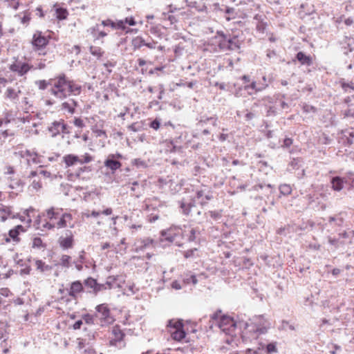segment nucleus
I'll list each match as a JSON object with an SVG mask.
<instances>
[{
  "instance_id": "obj_2",
  "label": "nucleus",
  "mask_w": 354,
  "mask_h": 354,
  "mask_svg": "<svg viewBox=\"0 0 354 354\" xmlns=\"http://www.w3.org/2000/svg\"><path fill=\"white\" fill-rule=\"evenodd\" d=\"M41 221L39 227L43 231L53 230L55 228H64L72 221L73 216L61 207H50L41 214Z\"/></svg>"
},
{
  "instance_id": "obj_26",
  "label": "nucleus",
  "mask_w": 354,
  "mask_h": 354,
  "mask_svg": "<svg viewBox=\"0 0 354 354\" xmlns=\"http://www.w3.org/2000/svg\"><path fill=\"white\" fill-rule=\"evenodd\" d=\"M90 53L93 56H95L97 58H100L103 56L104 51L100 47L92 46L90 47Z\"/></svg>"
},
{
  "instance_id": "obj_22",
  "label": "nucleus",
  "mask_w": 354,
  "mask_h": 354,
  "mask_svg": "<svg viewBox=\"0 0 354 354\" xmlns=\"http://www.w3.org/2000/svg\"><path fill=\"white\" fill-rule=\"evenodd\" d=\"M145 44L144 39L140 36H136L133 37L131 41V45L133 50L140 49L142 46Z\"/></svg>"
},
{
  "instance_id": "obj_18",
  "label": "nucleus",
  "mask_w": 354,
  "mask_h": 354,
  "mask_svg": "<svg viewBox=\"0 0 354 354\" xmlns=\"http://www.w3.org/2000/svg\"><path fill=\"white\" fill-rule=\"evenodd\" d=\"M112 213H113V209L111 207H108V208L104 209L102 212H97L95 210H93V211L88 210L87 212H84L82 214V216H83V217H85L86 218H88L90 217L97 218L100 216L101 214L109 216V215H111Z\"/></svg>"
},
{
  "instance_id": "obj_6",
  "label": "nucleus",
  "mask_w": 354,
  "mask_h": 354,
  "mask_svg": "<svg viewBox=\"0 0 354 354\" xmlns=\"http://www.w3.org/2000/svg\"><path fill=\"white\" fill-rule=\"evenodd\" d=\"M93 160V156L88 153H85L81 157H79L77 155L69 153L63 156L62 162L65 165L66 168L73 167L77 164L84 165L86 163H89Z\"/></svg>"
},
{
  "instance_id": "obj_3",
  "label": "nucleus",
  "mask_w": 354,
  "mask_h": 354,
  "mask_svg": "<svg viewBox=\"0 0 354 354\" xmlns=\"http://www.w3.org/2000/svg\"><path fill=\"white\" fill-rule=\"evenodd\" d=\"M51 37L46 36L41 30H36L32 37L30 44L32 50L37 52L39 55H46L47 52L46 48L48 45Z\"/></svg>"
},
{
  "instance_id": "obj_41",
  "label": "nucleus",
  "mask_w": 354,
  "mask_h": 354,
  "mask_svg": "<svg viewBox=\"0 0 354 354\" xmlns=\"http://www.w3.org/2000/svg\"><path fill=\"white\" fill-rule=\"evenodd\" d=\"M15 173V169L12 166L7 165L4 168L5 174H13Z\"/></svg>"
},
{
  "instance_id": "obj_39",
  "label": "nucleus",
  "mask_w": 354,
  "mask_h": 354,
  "mask_svg": "<svg viewBox=\"0 0 354 354\" xmlns=\"http://www.w3.org/2000/svg\"><path fill=\"white\" fill-rule=\"evenodd\" d=\"M93 132L97 137H102L104 139L107 138V135H106L105 131H104V130L96 129V130H94Z\"/></svg>"
},
{
  "instance_id": "obj_64",
  "label": "nucleus",
  "mask_w": 354,
  "mask_h": 354,
  "mask_svg": "<svg viewBox=\"0 0 354 354\" xmlns=\"http://www.w3.org/2000/svg\"><path fill=\"white\" fill-rule=\"evenodd\" d=\"M104 67H106V68H109V67H113L114 66V64L111 63V62H107L106 63H104Z\"/></svg>"
},
{
  "instance_id": "obj_12",
  "label": "nucleus",
  "mask_w": 354,
  "mask_h": 354,
  "mask_svg": "<svg viewBox=\"0 0 354 354\" xmlns=\"http://www.w3.org/2000/svg\"><path fill=\"white\" fill-rule=\"evenodd\" d=\"M59 246L64 250L73 248L74 245V234L71 230H66V232L59 236L58 239Z\"/></svg>"
},
{
  "instance_id": "obj_1",
  "label": "nucleus",
  "mask_w": 354,
  "mask_h": 354,
  "mask_svg": "<svg viewBox=\"0 0 354 354\" xmlns=\"http://www.w3.org/2000/svg\"><path fill=\"white\" fill-rule=\"evenodd\" d=\"M50 93L56 98L64 100L71 95H79L82 86L64 73L59 74L50 79Z\"/></svg>"
},
{
  "instance_id": "obj_27",
  "label": "nucleus",
  "mask_w": 354,
  "mask_h": 354,
  "mask_svg": "<svg viewBox=\"0 0 354 354\" xmlns=\"http://www.w3.org/2000/svg\"><path fill=\"white\" fill-rule=\"evenodd\" d=\"M71 257L69 255L63 254L60 258V264L62 266L68 268L71 266Z\"/></svg>"
},
{
  "instance_id": "obj_40",
  "label": "nucleus",
  "mask_w": 354,
  "mask_h": 354,
  "mask_svg": "<svg viewBox=\"0 0 354 354\" xmlns=\"http://www.w3.org/2000/svg\"><path fill=\"white\" fill-rule=\"evenodd\" d=\"M83 319L88 324H91L93 323V315H91L90 314L84 315L83 316Z\"/></svg>"
},
{
  "instance_id": "obj_62",
  "label": "nucleus",
  "mask_w": 354,
  "mask_h": 354,
  "mask_svg": "<svg viewBox=\"0 0 354 354\" xmlns=\"http://www.w3.org/2000/svg\"><path fill=\"white\" fill-rule=\"evenodd\" d=\"M344 115L346 117H353L354 118V113H351L350 109L348 110L347 111H346Z\"/></svg>"
},
{
  "instance_id": "obj_15",
  "label": "nucleus",
  "mask_w": 354,
  "mask_h": 354,
  "mask_svg": "<svg viewBox=\"0 0 354 354\" xmlns=\"http://www.w3.org/2000/svg\"><path fill=\"white\" fill-rule=\"evenodd\" d=\"M68 295L73 299H76L78 295L84 291L82 283L80 281H75L70 284L67 289Z\"/></svg>"
},
{
  "instance_id": "obj_37",
  "label": "nucleus",
  "mask_w": 354,
  "mask_h": 354,
  "mask_svg": "<svg viewBox=\"0 0 354 354\" xmlns=\"http://www.w3.org/2000/svg\"><path fill=\"white\" fill-rule=\"evenodd\" d=\"M62 106L63 109L67 110L71 113H73L75 111V108L71 106L68 102H64Z\"/></svg>"
},
{
  "instance_id": "obj_7",
  "label": "nucleus",
  "mask_w": 354,
  "mask_h": 354,
  "mask_svg": "<svg viewBox=\"0 0 354 354\" xmlns=\"http://www.w3.org/2000/svg\"><path fill=\"white\" fill-rule=\"evenodd\" d=\"M218 46L223 50H236L240 48V43L236 37L230 38L223 33H218Z\"/></svg>"
},
{
  "instance_id": "obj_5",
  "label": "nucleus",
  "mask_w": 354,
  "mask_h": 354,
  "mask_svg": "<svg viewBox=\"0 0 354 354\" xmlns=\"http://www.w3.org/2000/svg\"><path fill=\"white\" fill-rule=\"evenodd\" d=\"M212 318L217 322L218 327L226 334L230 335L236 329V324L234 319L230 316L223 315L221 310L214 313Z\"/></svg>"
},
{
  "instance_id": "obj_50",
  "label": "nucleus",
  "mask_w": 354,
  "mask_h": 354,
  "mask_svg": "<svg viewBox=\"0 0 354 354\" xmlns=\"http://www.w3.org/2000/svg\"><path fill=\"white\" fill-rule=\"evenodd\" d=\"M85 342H84V340L82 339H78V342H77V348L78 349H82L85 347Z\"/></svg>"
},
{
  "instance_id": "obj_14",
  "label": "nucleus",
  "mask_w": 354,
  "mask_h": 354,
  "mask_svg": "<svg viewBox=\"0 0 354 354\" xmlns=\"http://www.w3.org/2000/svg\"><path fill=\"white\" fill-rule=\"evenodd\" d=\"M21 95V91L17 84H16L15 87L7 88L4 93L6 99L9 100L15 104L19 102Z\"/></svg>"
},
{
  "instance_id": "obj_25",
  "label": "nucleus",
  "mask_w": 354,
  "mask_h": 354,
  "mask_svg": "<svg viewBox=\"0 0 354 354\" xmlns=\"http://www.w3.org/2000/svg\"><path fill=\"white\" fill-rule=\"evenodd\" d=\"M225 19L227 21L240 18L241 16L239 15V12L233 8H227L225 11Z\"/></svg>"
},
{
  "instance_id": "obj_61",
  "label": "nucleus",
  "mask_w": 354,
  "mask_h": 354,
  "mask_svg": "<svg viewBox=\"0 0 354 354\" xmlns=\"http://www.w3.org/2000/svg\"><path fill=\"white\" fill-rule=\"evenodd\" d=\"M195 232H195L194 229L191 230V231H190L191 236H190L189 240L193 241L195 239Z\"/></svg>"
},
{
  "instance_id": "obj_32",
  "label": "nucleus",
  "mask_w": 354,
  "mask_h": 354,
  "mask_svg": "<svg viewBox=\"0 0 354 354\" xmlns=\"http://www.w3.org/2000/svg\"><path fill=\"white\" fill-rule=\"evenodd\" d=\"M53 128H55L57 130V133L64 132L65 125L63 122H55L53 123L52 129Z\"/></svg>"
},
{
  "instance_id": "obj_59",
  "label": "nucleus",
  "mask_w": 354,
  "mask_h": 354,
  "mask_svg": "<svg viewBox=\"0 0 354 354\" xmlns=\"http://www.w3.org/2000/svg\"><path fill=\"white\" fill-rule=\"evenodd\" d=\"M353 23V21L351 18H348L344 20V24L346 25V26H351L352 25Z\"/></svg>"
},
{
  "instance_id": "obj_36",
  "label": "nucleus",
  "mask_w": 354,
  "mask_h": 354,
  "mask_svg": "<svg viewBox=\"0 0 354 354\" xmlns=\"http://www.w3.org/2000/svg\"><path fill=\"white\" fill-rule=\"evenodd\" d=\"M42 245V240L39 237H35L32 240V247L39 248Z\"/></svg>"
},
{
  "instance_id": "obj_49",
  "label": "nucleus",
  "mask_w": 354,
  "mask_h": 354,
  "mask_svg": "<svg viewBox=\"0 0 354 354\" xmlns=\"http://www.w3.org/2000/svg\"><path fill=\"white\" fill-rule=\"evenodd\" d=\"M83 322L82 320L77 321L73 326V328L74 330L80 329L82 325Z\"/></svg>"
},
{
  "instance_id": "obj_45",
  "label": "nucleus",
  "mask_w": 354,
  "mask_h": 354,
  "mask_svg": "<svg viewBox=\"0 0 354 354\" xmlns=\"http://www.w3.org/2000/svg\"><path fill=\"white\" fill-rule=\"evenodd\" d=\"M32 187L35 189H39L42 186V184L40 182V180H33L32 183Z\"/></svg>"
},
{
  "instance_id": "obj_28",
  "label": "nucleus",
  "mask_w": 354,
  "mask_h": 354,
  "mask_svg": "<svg viewBox=\"0 0 354 354\" xmlns=\"http://www.w3.org/2000/svg\"><path fill=\"white\" fill-rule=\"evenodd\" d=\"M12 304H13L15 306H21L24 304V301L20 297H17L15 299L10 300L7 305L3 306V309L7 310L8 308V306H10Z\"/></svg>"
},
{
  "instance_id": "obj_42",
  "label": "nucleus",
  "mask_w": 354,
  "mask_h": 354,
  "mask_svg": "<svg viewBox=\"0 0 354 354\" xmlns=\"http://www.w3.org/2000/svg\"><path fill=\"white\" fill-rule=\"evenodd\" d=\"M277 352L276 345L274 343L267 344V353Z\"/></svg>"
},
{
  "instance_id": "obj_63",
  "label": "nucleus",
  "mask_w": 354,
  "mask_h": 354,
  "mask_svg": "<svg viewBox=\"0 0 354 354\" xmlns=\"http://www.w3.org/2000/svg\"><path fill=\"white\" fill-rule=\"evenodd\" d=\"M340 273V270L339 268H334L332 270V274L333 275H338Z\"/></svg>"
},
{
  "instance_id": "obj_34",
  "label": "nucleus",
  "mask_w": 354,
  "mask_h": 354,
  "mask_svg": "<svg viewBox=\"0 0 354 354\" xmlns=\"http://www.w3.org/2000/svg\"><path fill=\"white\" fill-rule=\"evenodd\" d=\"M12 295V292L8 288H0V296H3L5 297H9Z\"/></svg>"
},
{
  "instance_id": "obj_58",
  "label": "nucleus",
  "mask_w": 354,
  "mask_h": 354,
  "mask_svg": "<svg viewBox=\"0 0 354 354\" xmlns=\"http://www.w3.org/2000/svg\"><path fill=\"white\" fill-rule=\"evenodd\" d=\"M228 136L227 134L221 133L219 136V140L222 142L225 141L227 138Z\"/></svg>"
},
{
  "instance_id": "obj_44",
  "label": "nucleus",
  "mask_w": 354,
  "mask_h": 354,
  "mask_svg": "<svg viewBox=\"0 0 354 354\" xmlns=\"http://www.w3.org/2000/svg\"><path fill=\"white\" fill-rule=\"evenodd\" d=\"M36 11V15L40 17V18H43L44 17V12L43 11V9L41 6H39L36 8L35 10Z\"/></svg>"
},
{
  "instance_id": "obj_31",
  "label": "nucleus",
  "mask_w": 354,
  "mask_h": 354,
  "mask_svg": "<svg viewBox=\"0 0 354 354\" xmlns=\"http://www.w3.org/2000/svg\"><path fill=\"white\" fill-rule=\"evenodd\" d=\"M192 207L193 205H191V203H182L180 205V207L183 209V212L185 215H188L189 214Z\"/></svg>"
},
{
  "instance_id": "obj_57",
  "label": "nucleus",
  "mask_w": 354,
  "mask_h": 354,
  "mask_svg": "<svg viewBox=\"0 0 354 354\" xmlns=\"http://www.w3.org/2000/svg\"><path fill=\"white\" fill-rule=\"evenodd\" d=\"M73 50L75 52L76 54H79L80 53L81 48L80 46L75 45L73 47Z\"/></svg>"
},
{
  "instance_id": "obj_11",
  "label": "nucleus",
  "mask_w": 354,
  "mask_h": 354,
  "mask_svg": "<svg viewBox=\"0 0 354 354\" xmlns=\"http://www.w3.org/2000/svg\"><path fill=\"white\" fill-rule=\"evenodd\" d=\"M124 337L125 333L118 325H115L111 329L109 337V345L116 346L124 340Z\"/></svg>"
},
{
  "instance_id": "obj_35",
  "label": "nucleus",
  "mask_w": 354,
  "mask_h": 354,
  "mask_svg": "<svg viewBox=\"0 0 354 354\" xmlns=\"http://www.w3.org/2000/svg\"><path fill=\"white\" fill-rule=\"evenodd\" d=\"M197 251L196 248L186 250L183 252L184 257L186 259L194 257L195 252Z\"/></svg>"
},
{
  "instance_id": "obj_21",
  "label": "nucleus",
  "mask_w": 354,
  "mask_h": 354,
  "mask_svg": "<svg viewBox=\"0 0 354 354\" xmlns=\"http://www.w3.org/2000/svg\"><path fill=\"white\" fill-rule=\"evenodd\" d=\"M12 215L10 207L0 204V222H4Z\"/></svg>"
},
{
  "instance_id": "obj_23",
  "label": "nucleus",
  "mask_w": 354,
  "mask_h": 354,
  "mask_svg": "<svg viewBox=\"0 0 354 354\" xmlns=\"http://www.w3.org/2000/svg\"><path fill=\"white\" fill-rule=\"evenodd\" d=\"M69 13L66 8H57L55 9V17L59 21L66 19Z\"/></svg>"
},
{
  "instance_id": "obj_30",
  "label": "nucleus",
  "mask_w": 354,
  "mask_h": 354,
  "mask_svg": "<svg viewBox=\"0 0 354 354\" xmlns=\"http://www.w3.org/2000/svg\"><path fill=\"white\" fill-rule=\"evenodd\" d=\"M279 190L281 194H282L283 195H289L292 192L291 187L286 184L281 185L279 187Z\"/></svg>"
},
{
  "instance_id": "obj_24",
  "label": "nucleus",
  "mask_w": 354,
  "mask_h": 354,
  "mask_svg": "<svg viewBox=\"0 0 354 354\" xmlns=\"http://www.w3.org/2000/svg\"><path fill=\"white\" fill-rule=\"evenodd\" d=\"M332 188L335 191H340L343 189L344 180L340 177H334L331 180Z\"/></svg>"
},
{
  "instance_id": "obj_4",
  "label": "nucleus",
  "mask_w": 354,
  "mask_h": 354,
  "mask_svg": "<svg viewBox=\"0 0 354 354\" xmlns=\"http://www.w3.org/2000/svg\"><path fill=\"white\" fill-rule=\"evenodd\" d=\"M136 24L137 22L133 16H129L124 19L117 20L116 21H114L110 19H107L102 21V26H110L114 30H120L125 32V33H130L134 30L133 29L129 28L127 25L129 26H133Z\"/></svg>"
},
{
  "instance_id": "obj_56",
  "label": "nucleus",
  "mask_w": 354,
  "mask_h": 354,
  "mask_svg": "<svg viewBox=\"0 0 354 354\" xmlns=\"http://www.w3.org/2000/svg\"><path fill=\"white\" fill-rule=\"evenodd\" d=\"M7 266L6 261H4L3 258L0 255V268H6Z\"/></svg>"
},
{
  "instance_id": "obj_19",
  "label": "nucleus",
  "mask_w": 354,
  "mask_h": 354,
  "mask_svg": "<svg viewBox=\"0 0 354 354\" xmlns=\"http://www.w3.org/2000/svg\"><path fill=\"white\" fill-rule=\"evenodd\" d=\"M84 284L93 290V292L96 294L102 290L103 285L97 283L96 279L88 277L84 281Z\"/></svg>"
},
{
  "instance_id": "obj_33",
  "label": "nucleus",
  "mask_w": 354,
  "mask_h": 354,
  "mask_svg": "<svg viewBox=\"0 0 354 354\" xmlns=\"http://www.w3.org/2000/svg\"><path fill=\"white\" fill-rule=\"evenodd\" d=\"M38 88L41 90L46 89L48 86H50V79L46 80H39L37 82Z\"/></svg>"
},
{
  "instance_id": "obj_20",
  "label": "nucleus",
  "mask_w": 354,
  "mask_h": 354,
  "mask_svg": "<svg viewBox=\"0 0 354 354\" xmlns=\"http://www.w3.org/2000/svg\"><path fill=\"white\" fill-rule=\"evenodd\" d=\"M296 59L301 65L310 66L313 64V57L301 51L297 54Z\"/></svg>"
},
{
  "instance_id": "obj_9",
  "label": "nucleus",
  "mask_w": 354,
  "mask_h": 354,
  "mask_svg": "<svg viewBox=\"0 0 354 354\" xmlns=\"http://www.w3.org/2000/svg\"><path fill=\"white\" fill-rule=\"evenodd\" d=\"M171 337L176 341H181L185 337L183 324L180 320H170L168 324Z\"/></svg>"
},
{
  "instance_id": "obj_51",
  "label": "nucleus",
  "mask_w": 354,
  "mask_h": 354,
  "mask_svg": "<svg viewBox=\"0 0 354 354\" xmlns=\"http://www.w3.org/2000/svg\"><path fill=\"white\" fill-rule=\"evenodd\" d=\"M12 272V271L11 270H9L8 272L0 273V279L8 278L10 276Z\"/></svg>"
},
{
  "instance_id": "obj_48",
  "label": "nucleus",
  "mask_w": 354,
  "mask_h": 354,
  "mask_svg": "<svg viewBox=\"0 0 354 354\" xmlns=\"http://www.w3.org/2000/svg\"><path fill=\"white\" fill-rule=\"evenodd\" d=\"M292 144V139L290 138H286L283 140V145L286 147H289Z\"/></svg>"
},
{
  "instance_id": "obj_55",
  "label": "nucleus",
  "mask_w": 354,
  "mask_h": 354,
  "mask_svg": "<svg viewBox=\"0 0 354 354\" xmlns=\"http://www.w3.org/2000/svg\"><path fill=\"white\" fill-rule=\"evenodd\" d=\"M110 247H111V245H110V243H108V242L103 243H102V245H101V248H102V250H106V249H107V248H110Z\"/></svg>"
},
{
  "instance_id": "obj_16",
  "label": "nucleus",
  "mask_w": 354,
  "mask_h": 354,
  "mask_svg": "<svg viewBox=\"0 0 354 354\" xmlns=\"http://www.w3.org/2000/svg\"><path fill=\"white\" fill-rule=\"evenodd\" d=\"M165 235L167 240L179 245L178 238L182 235L180 228H170L165 232Z\"/></svg>"
},
{
  "instance_id": "obj_10",
  "label": "nucleus",
  "mask_w": 354,
  "mask_h": 354,
  "mask_svg": "<svg viewBox=\"0 0 354 354\" xmlns=\"http://www.w3.org/2000/svg\"><path fill=\"white\" fill-rule=\"evenodd\" d=\"M32 68V66L26 62L16 61L9 66V69L17 73L19 76L25 75Z\"/></svg>"
},
{
  "instance_id": "obj_60",
  "label": "nucleus",
  "mask_w": 354,
  "mask_h": 354,
  "mask_svg": "<svg viewBox=\"0 0 354 354\" xmlns=\"http://www.w3.org/2000/svg\"><path fill=\"white\" fill-rule=\"evenodd\" d=\"M203 191L202 190H200V191H197L196 192V198L198 199H200L201 198H202L203 196Z\"/></svg>"
},
{
  "instance_id": "obj_38",
  "label": "nucleus",
  "mask_w": 354,
  "mask_h": 354,
  "mask_svg": "<svg viewBox=\"0 0 354 354\" xmlns=\"http://www.w3.org/2000/svg\"><path fill=\"white\" fill-rule=\"evenodd\" d=\"M209 214L211 218H214V220H216L221 217V211H209Z\"/></svg>"
},
{
  "instance_id": "obj_47",
  "label": "nucleus",
  "mask_w": 354,
  "mask_h": 354,
  "mask_svg": "<svg viewBox=\"0 0 354 354\" xmlns=\"http://www.w3.org/2000/svg\"><path fill=\"white\" fill-rule=\"evenodd\" d=\"M74 124L76 127H81V128L84 127L83 120L80 118H75L74 120Z\"/></svg>"
},
{
  "instance_id": "obj_54",
  "label": "nucleus",
  "mask_w": 354,
  "mask_h": 354,
  "mask_svg": "<svg viewBox=\"0 0 354 354\" xmlns=\"http://www.w3.org/2000/svg\"><path fill=\"white\" fill-rule=\"evenodd\" d=\"M137 62L138 63L139 66H143L147 64V62L142 58L138 59Z\"/></svg>"
},
{
  "instance_id": "obj_17",
  "label": "nucleus",
  "mask_w": 354,
  "mask_h": 354,
  "mask_svg": "<svg viewBox=\"0 0 354 354\" xmlns=\"http://www.w3.org/2000/svg\"><path fill=\"white\" fill-rule=\"evenodd\" d=\"M25 231L26 229L24 226H22L21 225H18L15 226L13 229L10 230L8 234L13 241L18 243L20 241V238L19 237V234L21 232H24Z\"/></svg>"
},
{
  "instance_id": "obj_43",
  "label": "nucleus",
  "mask_w": 354,
  "mask_h": 354,
  "mask_svg": "<svg viewBox=\"0 0 354 354\" xmlns=\"http://www.w3.org/2000/svg\"><path fill=\"white\" fill-rule=\"evenodd\" d=\"M160 125V122L156 119L151 122L150 127H151L152 129H153L155 130H157L159 129Z\"/></svg>"
},
{
  "instance_id": "obj_46",
  "label": "nucleus",
  "mask_w": 354,
  "mask_h": 354,
  "mask_svg": "<svg viewBox=\"0 0 354 354\" xmlns=\"http://www.w3.org/2000/svg\"><path fill=\"white\" fill-rule=\"evenodd\" d=\"M84 354H97V353H96L95 350L93 347L88 346L85 348V350L84 351Z\"/></svg>"
},
{
  "instance_id": "obj_29",
  "label": "nucleus",
  "mask_w": 354,
  "mask_h": 354,
  "mask_svg": "<svg viewBox=\"0 0 354 354\" xmlns=\"http://www.w3.org/2000/svg\"><path fill=\"white\" fill-rule=\"evenodd\" d=\"M31 20L30 12L26 11L23 12V16L21 17V23L24 25H28Z\"/></svg>"
},
{
  "instance_id": "obj_53",
  "label": "nucleus",
  "mask_w": 354,
  "mask_h": 354,
  "mask_svg": "<svg viewBox=\"0 0 354 354\" xmlns=\"http://www.w3.org/2000/svg\"><path fill=\"white\" fill-rule=\"evenodd\" d=\"M156 42H153V43H146L145 42V44L144 46H147V48H149L150 49H153V48H156Z\"/></svg>"
},
{
  "instance_id": "obj_8",
  "label": "nucleus",
  "mask_w": 354,
  "mask_h": 354,
  "mask_svg": "<svg viewBox=\"0 0 354 354\" xmlns=\"http://www.w3.org/2000/svg\"><path fill=\"white\" fill-rule=\"evenodd\" d=\"M97 317L100 321L102 326L109 325L114 322L115 319L111 313V310L106 304H102L96 306Z\"/></svg>"
},
{
  "instance_id": "obj_52",
  "label": "nucleus",
  "mask_w": 354,
  "mask_h": 354,
  "mask_svg": "<svg viewBox=\"0 0 354 354\" xmlns=\"http://www.w3.org/2000/svg\"><path fill=\"white\" fill-rule=\"evenodd\" d=\"M107 35L106 32H105L104 31H100L97 35L95 36V39H99L100 38H102V37H104Z\"/></svg>"
},
{
  "instance_id": "obj_13",
  "label": "nucleus",
  "mask_w": 354,
  "mask_h": 354,
  "mask_svg": "<svg viewBox=\"0 0 354 354\" xmlns=\"http://www.w3.org/2000/svg\"><path fill=\"white\" fill-rule=\"evenodd\" d=\"M122 158V156L119 153L115 154H109L106 160L104 161V166L114 172L117 169H120L122 166L121 162L116 159H121Z\"/></svg>"
}]
</instances>
